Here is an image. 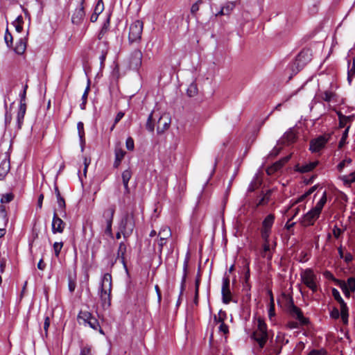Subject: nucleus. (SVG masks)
Segmentation results:
<instances>
[{
	"mask_svg": "<svg viewBox=\"0 0 355 355\" xmlns=\"http://www.w3.org/2000/svg\"><path fill=\"white\" fill-rule=\"evenodd\" d=\"M111 292L112 275L110 273H105L101 279L98 291V295L103 309H107L111 305Z\"/></svg>",
	"mask_w": 355,
	"mask_h": 355,
	"instance_id": "nucleus-1",
	"label": "nucleus"
},
{
	"mask_svg": "<svg viewBox=\"0 0 355 355\" xmlns=\"http://www.w3.org/2000/svg\"><path fill=\"white\" fill-rule=\"evenodd\" d=\"M252 338L257 343L259 349H262L265 347L268 340L267 324L261 318H257V327L252 333Z\"/></svg>",
	"mask_w": 355,
	"mask_h": 355,
	"instance_id": "nucleus-2",
	"label": "nucleus"
},
{
	"mask_svg": "<svg viewBox=\"0 0 355 355\" xmlns=\"http://www.w3.org/2000/svg\"><path fill=\"white\" fill-rule=\"evenodd\" d=\"M77 320L80 325H88L92 329L98 331L102 334H104L98 320L87 311H80L78 315Z\"/></svg>",
	"mask_w": 355,
	"mask_h": 355,
	"instance_id": "nucleus-3",
	"label": "nucleus"
},
{
	"mask_svg": "<svg viewBox=\"0 0 355 355\" xmlns=\"http://www.w3.org/2000/svg\"><path fill=\"white\" fill-rule=\"evenodd\" d=\"M302 282L308 287L312 292L315 293L318 290L317 276L311 268H306L300 273Z\"/></svg>",
	"mask_w": 355,
	"mask_h": 355,
	"instance_id": "nucleus-4",
	"label": "nucleus"
},
{
	"mask_svg": "<svg viewBox=\"0 0 355 355\" xmlns=\"http://www.w3.org/2000/svg\"><path fill=\"white\" fill-rule=\"evenodd\" d=\"M135 226V222L134 214L132 213L126 214L122 218L119 225V229L124 238H127L132 234Z\"/></svg>",
	"mask_w": 355,
	"mask_h": 355,
	"instance_id": "nucleus-5",
	"label": "nucleus"
},
{
	"mask_svg": "<svg viewBox=\"0 0 355 355\" xmlns=\"http://www.w3.org/2000/svg\"><path fill=\"white\" fill-rule=\"evenodd\" d=\"M144 23L141 20L132 22L129 28L128 40L130 43L139 42L141 39Z\"/></svg>",
	"mask_w": 355,
	"mask_h": 355,
	"instance_id": "nucleus-6",
	"label": "nucleus"
},
{
	"mask_svg": "<svg viewBox=\"0 0 355 355\" xmlns=\"http://www.w3.org/2000/svg\"><path fill=\"white\" fill-rule=\"evenodd\" d=\"M287 309L290 315L299 321L300 325H305L309 323V320L304 316L301 309L294 304L292 299L290 300L288 304Z\"/></svg>",
	"mask_w": 355,
	"mask_h": 355,
	"instance_id": "nucleus-7",
	"label": "nucleus"
},
{
	"mask_svg": "<svg viewBox=\"0 0 355 355\" xmlns=\"http://www.w3.org/2000/svg\"><path fill=\"white\" fill-rule=\"evenodd\" d=\"M329 139L328 135H320L310 141L309 150L313 153L319 152L326 146Z\"/></svg>",
	"mask_w": 355,
	"mask_h": 355,
	"instance_id": "nucleus-8",
	"label": "nucleus"
},
{
	"mask_svg": "<svg viewBox=\"0 0 355 355\" xmlns=\"http://www.w3.org/2000/svg\"><path fill=\"white\" fill-rule=\"evenodd\" d=\"M10 171V155L8 153H0V179L3 178Z\"/></svg>",
	"mask_w": 355,
	"mask_h": 355,
	"instance_id": "nucleus-9",
	"label": "nucleus"
},
{
	"mask_svg": "<svg viewBox=\"0 0 355 355\" xmlns=\"http://www.w3.org/2000/svg\"><path fill=\"white\" fill-rule=\"evenodd\" d=\"M221 293L223 302L226 304H229L232 300V293L230 290V279L228 277H224L223 278Z\"/></svg>",
	"mask_w": 355,
	"mask_h": 355,
	"instance_id": "nucleus-10",
	"label": "nucleus"
},
{
	"mask_svg": "<svg viewBox=\"0 0 355 355\" xmlns=\"http://www.w3.org/2000/svg\"><path fill=\"white\" fill-rule=\"evenodd\" d=\"M320 214L312 209L303 216L300 223L304 227L313 225Z\"/></svg>",
	"mask_w": 355,
	"mask_h": 355,
	"instance_id": "nucleus-11",
	"label": "nucleus"
},
{
	"mask_svg": "<svg viewBox=\"0 0 355 355\" xmlns=\"http://www.w3.org/2000/svg\"><path fill=\"white\" fill-rule=\"evenodd\" d=\"M84 0H82L80 5L75 9L72 14L71 21L74 24H80L85 15L83 6Z\"/></svg>",
	"mask_w": 355,
	"mask_h": 355,
	"instance_id": "nucleus-12",
	"label": "nucleus"
},
{
	"mask_svg": "<svg viewBox=\"0 0 355 355\" xmlns=\"http://www.w3.org/2000/svg\"><path fill=\"white\" fill-rule=\"evenodd\" d=\"M142 53L139 49L132 51L130 58V67L133 69H137L142 62Z\"/></svg>",
	"mask_w": 355,
	"mask_h": 355,
	"instance_id": "nucleus-13",
	"label": "nucleus"
},
{
	"mask_svg": "<svg viewBox=\"0 0 355 355\" xmlns=\"http://www.w3.org/2000/svg\"><path fill=\"white\" fill-rule=\"evenodd\" d=\"M158 236H159L158 241L159 250L162 252L163 247L166 244V241L171 236V229L167 226L162 227L159 232Z\"/></svg>",
	"mask_w": 355,
	"mask_h": 355,
	"instance_id": "nucleus-14",
	"label": "nucleus"
},
{
	"mask_svg": "<svg viewBox=\"0 0 355 355\" xmlns=\"http://www.w3.org/2000/svg\"><path fill=\"white\" fill-rule=\"evenodd\" d=\"M65 223L58 216L55 212L52 220V232L53 234L62 233L65 228Z\"/></svg>",
	"mask_w": 355,
	"mask_h": 355,
	"instance_id": "nucleus-15",
	"label": "nucleus"
},
{
	"mask_svg": "<svg viewBox=\"0 0 355 355\" xmlns=\"http://www.w3.org/2000/svg\"><path fill=\"white\" fill-rule=\"evenodd\" d=\"M318 164V161L306 163L302 165H300L298 164L295 165V170L301 173H305L311 171L313 169H314L316 167V166Z\"/></svg>",
	"mask_w": 355,
	"mask_h": 355,
	"instance_id": "nucleus-16",
	"label": "nucleus"
},
{
	"mask_svg": "<svg viewBox=\"0 0 355 355\" xmlns=\"http://www.w3.org/2000/svg\"><path fill=\"white\" fill-rule=\"evenodd\" d=\"M27 39L26 37H21L19 39L14 48V51L18 55H22L26 49Z\"/></svg>",
	"mask_w": 355,
	"mask_h": 355,
	"instance_id": "nucleus-17",
	"label": "nucleus"
},
{
	"mask_svg": "<svg viewBox=\"0 0 355 355\" xmlns=\"http://www.w3.org/2000/svg\"><path fill=\"white\" fill-rule=\"evenodd\" d=\"M289 159L290 157L287 156L276 162L272 166L267 169V173L270 174L279 170L289 160Z\"/></svg>",
	"mask_w": 355,
	"mask_h": 355,
	"instance_id": "nucleus-18",
	"label": "nucleus"
},
{
	"mask_svg": "<svg viewBox=\"0 0 355 355\" xmlns=\"http://www.w3.org/2000/svg\"><path fill=\"white\" fill-rule=\"evenodd\" d=\"M355 77V59L349 58L347 60V80L350 83Z\"/></svg>",
	"mask_w": 355,
	"mask_h": 355,
	"instance_id": "nucleus-19",
	"label": "nucleus"
},
{
	"mask_svg": "<svg viewBox=\"0 0 355 355\" xmlns=\"http://www.w3.org/2000/svg\"><path fill=\"white\" fill-rule=\"evenodd\" d=\"M103 10L104 3L103 2V0H98L95 6L94 13L90 17V21L92 22H95L97 20L98 15L103 11Z\"/></svg>",
	"mask_w": 355,
	"mask_h": 355,
	"instance_id": "nucleus-20",
	"label": "nucleus"
},
{
	"mask_svg": "<svg viewBox=\"0 0 355 355\" xmlns=\"http://www.w3.org/2000/svg\"><path fill=\"white\" fill-rule=\"evenodd\" d=\"M275 216L272 214H268L263 220L261 229L263 230L270 231L274 224Z\"/></svg>",
	"mask_w": 355,
	"mask_h": 355,
	"instance_id": "nucleus-21",
	"label": "nucleus"
},
{
	"mask_svg": "<svg viewBox=\"0 0 355 355\" xmlns=\"http://www.w3.org/2000/svg\"><path fill=\"white\" fill-rule=\"evenodd\" d=\"M26 107L24 106H19V110L17 114V129H21L24 123V119L26 114Z\"/></svg>",
	"mask_w": 355,
	"mask_h": 355,
	"instance_id": "nucleus-22",
	"label": "nucleus"
},
{
	"mask_svg": "<svg viewBox=\"0 0 355 355\" xmlns=\"http://www.w3.org/2000/svg\"><path fill=\"white\" fill-rule=\"evenodd\" d=\"M126 252V245L123 242L120 243L118 252H117V259L121 261L123 265L126 267V263L125 261V254Z\"/></svg>",
	"mask_w": 355,
	"mask_h": 355,
	"instance_id": "nucleus-23",
	"label": "nucleus"
},
{
	"mask_svg": "<svg viewBox=\"0 0 355 355\" xmlns=\"http://www.w3.org/2000/svg\"><path fill=\"white\" fill-rule=\"evenodd\" d=\"M261 254L263 257L267 258L268 260H270L272 259V253L270 249V242L263 243Z\"/></svg>",
	"mask_w": 355,
	"mask_h": 355,
	"instance_id": "nucleus-24",
	"label": "nucleus"
},
{
	"mask_svg": "<svg viewBox=\"0 0 355 355\" xmlns=\"http://www.w3.org/2000/svg\"><path fill=\"white\" fill-rule=\"evenodd\" d=\"M115 213V207L112 206L103 211V217L105 220V223L113 222L114 214Z\"/></svg>",
	"mask_w": 355,
	"mask_h": 355,
	"instance_id": "nucleus-25",
	"label": "nucleus"
},
{
	"mask_svg": "<svg viewBox=\"0 0 355 355\" xmlns=\"http://www.w3.org/2000/svg\"><path fill=\"white\" fill-rule=\"evenodd\" d=\"M336 94L330 90H326L320 94L319 97L321 100L324 101L326 102H330L334 100L336 97Z\"/></svg>",
	"mask_w": 355,
	"mask_h": 355,
	"instance_id": "nucleus-26",
	"label": "nucleus"
},
{
	"mask_svg": "<svg viewBox=\"0 0 355 355\" xmlns=\"http://www.w3.org/2000/svg\"><path fill=\"white\" fill-rule=\"evenodd\" d=\"M295 134L293 130H289L282 137V141L288 144L293 143L295 140Z\"/></svg>",
	"mask_w": 355,
	"mask_h": 355,
	"instance_id": "nucleus-27",
	"label": "nucleus"
},
{
	"mask_svg": "<svg viewBox=\"0 0 355 355\" xmlns=\"http://www.w3.org/2000/svg\"><path fill=\"white\" fill-rule=\"evenodd\" d=\"M326 202H327V193H326V191H324L322 196L321 197L320 200L317 202L315 207L313 208V209H314L315 211H316L317 212L320 214Z\"/></svg>",
	"mask_w": 355,
	"mask_h": 355,
	"instance_id": "nucleus-28",
	"label": "nucleus"
},
{
	"mask_svg": "<svg viewBox=\"0 0 355 355\" xmlns=\"http://www.w3.org/2000/svg\"><path fill=\"white\" fill-rule=\"evenodd\" d=\"M341 286H345V288L348 290H351L352 292L355 291V278L349 277L347 279V282L342 281L340 283Z\"/></svg>",
	"mask_w": 355,
	"mask_h": 355,
	"instance_id": "nucleus-29",
	"label": "nucleus"
},
{
	"mask_svg": "<svg viewBox=\"0 0 355 355\" xmlns=\"http://www.w3.org/2000/svg\"><path fill=\"white\" fill-rule=\"evenodd\" d=\"M341 319L344 324H347L348 321V308L346 303H343L340 305Z\"/></svg>",
	"mask_w": 355,
	"mask_h": 355,
	"instance_id": "nucleus-30",
	"label": "nucleus"
},
{
	"mask_svg": "<svg viewBox=\"0 0 355 355\" xmlns=\"http://www.w3.org/2000/svg\"><path fill=\"white\" fill-rule=\"evenodd\" d=\"M227 318V313L225 311L223 310H220L218 315H214V322L215 324H221L222 322H225V320Z\"/></svg>",
	"mask_w": 355,
	"mask_h": 355,
	"instance_id": "nucleus-31",
	"label": "nucleus"
},
{
	"mask_svg": "<svg viewBox=\"0 0 355 355\" xmlns=\"http://www.w3.org/2000/svg\"><path fill=\"white\" fill-rule=\"evenodd\" d=\"M340 178L345 185H350L355 182V171L349 175H343Z\"/></svg>",
	"mask_w": 355,
	"mask_h": 355,
	"instance_id": "nucleus-32",
	"label": "nucleus"
},
{
	"mask_svg": "<svg viewBox=\"0 0 355 355\" xmlns=\"http://www.w3.org/2000/svg\"><path fill=\"white\" fill-rule=\"evenodd\" d=\"M283 346L277 345L275 343L271 346L270 349H266L267 355H278L281 353Z\"/></svg>",
	"mask_w": 355,
	"mask_h": 355,
	"instance_id": "nucleus-33",
	"label": "nucleus"
},
{
	"mask_svg": "<svg viewBox=\"0 0 355 355\" xmlns=\"http://www.w3.org/2000/svg\"><path fill=\"white\" fill-rule=\"evenodd\" d=\"M125 152L124 150H123L121 148H116L115 149V163L114 164L117 166L119 163L121 162V161L123 159L124 156H125Z\"/></svg>",
	"mask_w": 355,
	"mask_h": 355,
	"instance_id": "nucleus-34",
	"label": "nucleus"
},
{
	"mask_svg": "<svg viewBox=\"0 0 355 355\" xmlns=\"http://www.w3.org/2000/svg\"><path fill=\"white\" fill-rule=\"evenodd\" d=\"M23 24L24 20L21 15L18 16L16 19L12 22L13 26L15 28V30L18 33H21L23 30Z\"/></svg>",
	"mask_w": 355,
	"mask_h": 355,
	"instance_id": "nucleus-35",
	"label": "nucleus"
},
{
	"mask_svg": "<svg viewBox=\"0 0 355 355\" xmlns=\"http://www.w3.org/2000/svg\"><path fill=\"white\" fill-rule=\"evenodd\" d=\"M288 343V340L286 339L284 334H283L282 332H279L277 334L276 338H275L276 345L284 346L286 344H287Z\"/></svg>",
	"mask_w": 355,
	"mask_h": 355,
	"instance_id": "nucleus-36",
	"label": "nucleus"
},
{
	"mask_svg": "<svg viewBox=\"0 0 355 355\" xmlns=\"http://www.w3.org/2000/svg\"><path fill=\"white\" fill-rule=\"evenodd\" d=\"M275 316V302H274L273 296L271 294L270 299L269 309H268V318L271 321H272Z\"/></svg>",
	"mask_w": 355,
	"mask_h": 355,
	"instance_id": "nucleus-37",
	"label": "nucleus"
},
{
	"mask_svg": "<svg viewBox=\"0 0 355 355\" xmlns=\"http://www.w3.org/2000/svg\"><path fill=\"white\" fill-rule=\"evenodd\" d=\"M77 129L78 132V135L80 137V141L81 144L85 143V130H84V124L83 122L79 121L77 124Z\"/></svg>",
	"mask_w": 355,
	"mask_h": 355,
	"instance_id": "nucleus-38",
	"label": "nucleus"
},
{
	"mask_svg": "<svg viewBox=\"0 0 355 355\" xmlns=\"http://www.w3.org/2000/svg\"><path fill=\"white\" fill-rule=\"evenodd\" d=\"M352 162V159L350 157H346L341 162L338 164L337 168L338 171L341 172L346 166L351 164Z\"/></svg>",
	"mask_w": 355,
	"mask_h": 355,
	"instance_id": "nucleus-39",
	"label": "nucleus"
},
{
	"mask_svg": "<svg viewBox=\"0 0 355 355\" xmlns=\"http://www.w3.org/2000/svg\"><path fill=\"white\" fill-rule=\"evenodd\" d=\"M187 94L189 97L195 96L198 94V88L196 85L191 84L187 90Z\"/></svg>",
	"mask_w": 355,
	"mask_h": 355,
	"instance_id": "nucleus-40",
	"label": "nucleus"
},
{
	"mask_svg": "<svg viewBox=\"0 0 355 355\" xmlns=\"http://www.w3.org/2000/svg\"><path fill=\"white\" fill-rule=\"evenodd\" d=\"M14 199V195L12 193H7L3 194L1 198V202L2 204L9 203Z\"/></svg>",
	"mask_w": 355,
	"mask_h": 355,
	"instance_id": "nucleus-41",
	"label": "nucleus"
},
{
	"mask_svg": "<svg viewBox=\"0 0 355 355\" xmlns=\"http://www.w3.org/2000/svg\"><path fill=\"white\" fill-rule=\"evenodd\" d=\"M89 91V86L88 85L86 87V89L83 94V96H82V103L80 105V109H82V110L85 109V105L87 103V99Z\"/></svg>",
	"mask_w": 355,
	"mask_h": 355,
	"instance_id": "nucleus-42",
	"label": "nucleus"
},
{
	"mask_svg": "<svg viewBox=\"0 0 355 355\" xmlns=\"http://www.w3.org/2000/svg\"><path fill=\"white\" fill-rule=\"evenodd\" d=\"M317 188V186L315 185L312 187H311L304 194H303L302 196H301L296 201H295V203H297V202H302V200H304V199L305 198H306L308 196L311 195L312 193H313L315 189Z\"/></svg>",
	"mask_w": 355,
	"mask_h": 355,
	"instance_id": "nucleus-43",
	"label": "nucleus"
},
{
	"mask_svg": "<svg viewBox=\"0 0 355 355\" xmlns=\"http://www.w3.org/2000/svg\"><path fill=\"white\" fill-rule=\"evenodd\" d=\"M121 176L123 183H128L132 177V171L130 169L125 170Z\"/></svg>",
	"mask_w": 355,
	"mask_h": 355,
	"instance_id": "nucleus-44",
	"label": "nucleus"
},
{
	"mask_svg": "<svg viewBox=\"0 0 355 355\" xmlns=\"http://www.w3.org/2000/svg\"><path fill=\"white\" fill-rule=\"evenodd\" d=\"M200 279L198 277L196 279L195 282V297H194V303L197 305L198 303V295H199V286H200Z\"/></svg>",
	"mask_w": 355,
	"mask_h": 355,
	"instance_id": "nucleus-45",
	"label": "nucleus"
},
{
	"mask_svg": "<svg viewBox=\"0 0 355 355\" xmlns=\"http://www.w3.org/2000/svg\"><path fill=\"white\" fill-rule=\"evenodd\" d=\"M235 7V4L233 2H228L224 6H223V9L225 11V15H229L232 11L234 10Z\"/></svg>",
	"mask_w": 355,
	"mask_h": 355,
	"instance_id": "nucleus-46",
	"label": "nucleus"
},
{
	"mask_svg": "<svg viewBox=\"0 0 355 355\" xmlns=\"http://www.w3.org/2000/svg\"><path fill=\"white\" fill-rule=\"evenodd\" d=\"M331 292L333 297L340 304V305L343 303H345L342 297L340 296L339 291L336 288H333Z\"/></svg>",
	"mask_w": 355,
	"mask_h": 355,
	"instance_id": "nucleus-47",
	"label": "nucleus"
},
{
	"mask_svg": "<svg viewBox=\"0 0 355 355\" xmlns=\"http://www.w3.org/2000/svg\"><path fill=\"white\" fill-rule=\"evenodd\" d=\"M28 88V85H26L24 87V90L22 93L20 94V102H19V106H24V107H26V89Z\"/></svg>",
	"mask_w": 355,
	"mask_h": 355,
	"instance_id": "nucleus-48",
	"label": "nucleus"
},
{
	"mask_svg": "<svg viewBox=\"0 0 355 355\" xmlns=\"http://www.w3.org/2000/svg\"><path fill=\"white\" fill-rule=\"evenodd\" d=\"M349 129V126H347V128L345 130L344 132L343 133V136L339 141L338 144V148H341L346 143V139L348 135V131Z\"/></svg>",
	"mask_w": 355,
	"mask_h": 355,
	"instance_id": "nucleus-49",
	"label": "nucleus"
},
{
	"mask_svg": "<svg viewBox=\"0 0 355 355\" xmlns=\"http://www.w3.org/2000/svg\"><path fill=\"white\" fill-rule=\"evenodd\" d=\"M4 40H5V42L6 43L8 46L10 47L12 45L13 38H12L11 33L8 31V29H6V31L5 35H4Z\"/></svg>",
	"mask_w": 355,
	"mask_h": 355,
	"instance_id": "nucleus-50",
	"label": "nucleus"
},
{
	"mask_svg": "<svg viewBox=\"0 0 355 355\" xmlns=\"http://www.w3.org/2000/svg\"><path fill=\"white\" fill-rule=\"evenodd\" d=\"M271 232L267 230H261V236L263 240V243H269L270 242V236Z\"/></svg>",
	"mask_w": 355,
	"mask_h": 355,
	"instance_id": "nucleus-51",
	"label": "nucleus"
},
{
	"mask_svg": "<svg viewBox=\"0 0 355 355\" xmlns=\"http://www.w3.org/2000/svg\"><path fill=\"white\" fill-rule=\"evenodd\" d=\"M62 242H55L53 244V250L56 257H59L60 252L62 248Z\"/></svg>",
	"mask_w": 355,
	"mask_h": 355,
	"instance_id": "nucleus-52",
	"label": "nucleus"
},
{
	"mask_svg": "<svg viewBox=\"0 0 355 355\" xmlns=\"http://www.w3.org/2000/svg\"><path fill=\"white\" fill-rule=\"evenodd\" d=\"M146 129L150 132L154 131V124L153 123V113L148 116L147 122H146Z\"/></svg>",
	"mask_w": 355,
	"mask_h": 355,
	"instance_id": "nucleus-53",
	"label": "nucleus"
},
{
	"mask_svg": "<svg viewBox=\"0 0 355 355\" xmlns=\"http://www.w3.org/2000/svg\"><path fill=\"white\" fill-rule=\"evenodd\" d=\"M353 119V116H348L345 117V119H342L339 120V127L344 128L347 125V123H350Z\"/></svg>",
	"mask_w": 355,
	"mask_h": 355,
	"instance_id": "nucleus-54",
	"label": "nucleus"
},
{
	"mask_svg": "<svg viewBox=\"0 0 355 355\" xmlns=\"http://www.w3.org/2000/svg\"><path fill=\"white\" fill-rule=\"evenodd\" d=\"M76 287V280L74 279H73L71 277H69V279H68L69 291L71 293H73V291H75Z\"/></svg>",
	"mask_w": 355,
	"mask_h": 355,
	"instance_id": "nucleus-55",
	"label": "nucleus"
},
{
	"mask_svg": "<svg viewBox=\"0 0 355 355\" xmlns=\"http://www.w3.org/2000/svg\"><path fill=\"white\" fill-rule=\"evenodd\" d=\"M108 26H109V24H104V25L103 26L101 30L100 31L99 33H98V40H103L105 35L107 33L108 31Z\"/></svg>",
	"mask_w": 355,
	"mask_h": 355,
	"instance_id": "nucleus-56",
	"label": "nucleus"
},
{
	"mask_svg": "<svg viewBox=\"0 0 355 355\" xmlns=\"http://www.w3.org/2000/svg\"><path fill=\"white\" fill-rule=\"evenodd\" d=\"M56 198H57V202H58L59 208L61 209L62 211L65 213L64 210H65L66 204H65L64 199L61 196H60V197H56Z\"/></svg>",
	"mask_w": 355,
	"mask_h": 355,
	"instance_id": "nucleus-57",
	"label": "nucleus"
},
{
	"mask_svg": "<svg viewBox=\"0 0 355 355\" xmlns=\"http://www.w3.org/2000/svg\"><path fill=\"white\" fill-rule=\"evenodd\" d=\"M125 146L128 150H133L135 148L134 140L132 137H128L125 141Z\"/></svg>",
	"mask_w": 355,
	"mask_h": 355,
	"instance_id": "nucleus-58",
	"label": "nucleus"
},
{
	"mask_svg": "<svg viewBox=\"0 0 355 355\" xmlns=\"http://www.w3.org/2000/svg\"><path fill=\"white\" fill-rule=\"evenodd\" d=\"M307 355H327V352L324 349H312Z\"/></svg>",
	"mask_w": 355,
	"mask_h": 355,
	"instance_id": "nucleus-59",
	"label": "nucleus"
},
{
	"mask_svg": "<svg viewBox=\"0 0 355 355\" xmlns=\"http://www.w3.org/2000/svg\"><path fill=\"white\" fill-rule=\"evenodd\" d=\"M218 331L225 335L229 333V327L225 322H222L218 327Z\"/></svg>",
	"mask_w": 355,
	"mask_h": 355,
	"instance_id": "nucleus-60",
	"label": "nucleus"
},
{
	"mask_svg": "<svg viewBox=\"0 0 355 355\" xmlns=\"http://www.w3.org/2000/svg\"><path fill=\"white\" fill-rule=\"evenodd\" d=\"M80 355H92L91 347L86 345L81 348Z\"/></svg>",
	"mask_w": 355,
	"mask_h": 355,
	"instance_id": "nucleus-61",
	"label": "nucleus"
},
{
	"mask_svg": "<svg viewBox=\"0 0 355 355\" xmlns=\"http://www.w3.org/2000/svg\"><path fill=\"white\" fill-rule=\"evenodd\" d=\"M106 223V228L105 230V233L106 234H107L108 236H110V237H113V234H112V222H108V223Z\"/></svg>",
	"mask_w": 355,
	"mask_h": 355,
	"instance_id": "nucleus-62",
	"label": "nucleus"
},
{
	"mask_svg": "<svg viewBox=\"0 0 355 355\" xmlns=\"http://www.w3.org/2000/svg\"><path fill=\"white\" fill-rule=\"evenodd\" d=\"M187 267H188V261H185L184 263V268H183V270H184V274H183V277H182V284H185V282H186V278H187Z\"/></svg>",
	"mask_w": 355,
	"mask_h": 355,
	"instance_id": "nucleus-63",
	"label": "nucleus"
},
{
	"mask_svg": "<svg viewBox=\"0 0 355 355\" xmlns=\"http://www.w3.org/2000/svg\"><path fill=\"white\" fill-rule=\"evenodd\" d=\"M333 234L335 238L338 239L340 236V234L343 233V230L339 228L338 226L335 225L333 228Z\"/></svg>",
	"mask_w": 355,
	"mask_h": 355,
	"instance_id": "nucleus-64",
	"label": "nucleus"
}]
</instances>
